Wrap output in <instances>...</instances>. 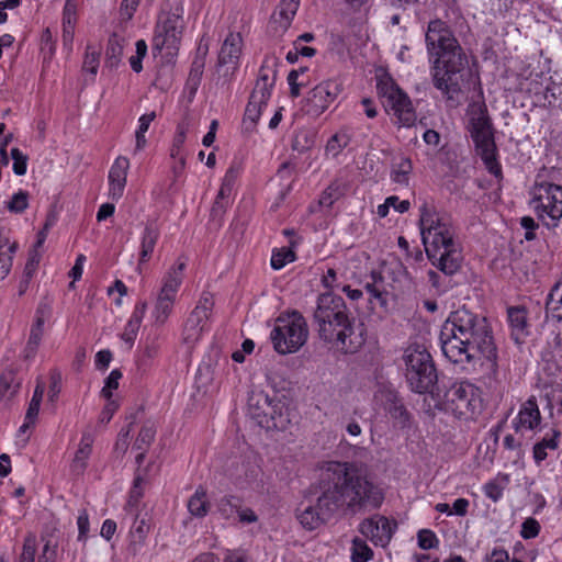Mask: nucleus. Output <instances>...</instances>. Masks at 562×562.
I'll use <instances>...</instances> for the list:
<instances>
[{
  "mask_svg": "<svg viewBox=\"0 0 562 562\" xmlns=\"http://www.w3.org/2000/svg\"><path fill=\"white\" fill-rule=\"evenodd\" d=\"M319 487L314 504L296 509L297 520L310 531L327 524L340 510L355 515L378 509L384 501V493L368 468L357 462H327Z\"/></svg>",
  "mask_w": 562,
  "mask_h": 562,
  "instance_id": "f257e3e1",
  "label": "nucleus"
},
{
  "mask_svg": "<svg viewBox=\"0 0 562 562\" xmlns=\"http://www.w3.org/2000/svg\"><path fill=\"white\" fill-rule=\"evenodd\" d=\"M443 356L453 364L474 367L483 359L497 370V349L487 319L465 307L453 311L443 323L440 336Z\"/></svg>",
  "mask_w": 562,
  "mask_h": 562,
  "instance_id": "f03ea898",
  "label": "nucleus"
},
{
  "mask_svg": "<svg viewBox=\"0 0 562 562\" xmlns=\"http://www.w3.org/2000/svg\"><path fill=\"white\" fill-rule=\"evenodd\" d=\"M425 42L434 87L453 100L462 92L469 70L468 55L450 26L439 19L428 23Z\"/></svg>",
  "mask_w": 562,
  "mask_h": 562,
  "instance_id": "7ed1b4c3",
  "label": "nucleus"
},
{
  "mask_svg": "<svg viewBox=\"0 0 562 562\" xmlns=\"http://www.w3.org/2000/svg\"><path fill=\"white\" fill-rule=\"evenodd\" d=\"M313 324L321 340L334 344L345 353L357 352L366 342L363 324L355 325L349 310L339 295L323 293L317 297Z\"/></svg>",
  "mask_w": 562,
  "mask_h": 562,
  "instance_id": "20e7f679",
  "label": "nucleus"
},
{
  "mask_svg": "<svg viewBox=\"0 0 562 562\" xmlns=\"http://www.w3.org/2000/svg\"><path fill=\"white\" fill-rule=\"evenodd\" d=\"M419 228L426 255L431 263L446 276L459 271L463 257L454 232L427 204L420 207Z\"/></svg>",
  "mask_w": 562,
  "mask_h": 562,
  "instance_id": "39448f33",
  "label": "nucleus"
},
{
  "mask_svg": "<svg viewBox=\"0 0 562 562\" xmlns=\"http://www.w3.org/2000/svg\"><path fill=\"white\" fill-rule=\"evenodd\" d=\"M437 407L459 419H473L482 409L479 389L470 382H453L446 390L436 387Z\"/></svg>",
  "mask_w": 562,
  "mask_h": 562,
  "instance_id": "423d86ee",
  "label": "nucleus"
},
{
  "mask_svg": "<svg viewBox=\"0 0 562 562\" xmlns=\"http://www.w3.org/2000/svg\"><path fill=\"white\" fill-rule=\"evenodd\" d=\"M468 131L475 145L476 154L488 172L496 178L502 177V168L496 158L493 124L485 105H479L471 112Z\"/></svg>",
  "mask_w": 562,
  "mask_h": 562,
  "instance_id": "0eeeda50",
  "label": "nucleus"
},
{
  "mask_svg": "<svg viewBox=\"0 0 562 562\" xmlns=\"http://www.w3.org/2000/svg\"><path fill=\"white\" fill-rule=\"evenodd\" d=\"M405 376L412 391L425 394H436L435 386L438 380L437 370L431 355L426 348L409 346L404 353Z\"/></svg>",
  "mask_w": 562,
  "mask_h": 562,
  "instance_id": "6e6552de",
  "label": "nucleus"
},
{
  "mask_svg": "<svg viewBox=\"0 0 562 562\" xmlns=\"http://www.w3.org/2000/svg\"><path fill=\"white\" fill-rule=\"evenodd\" d=\"M307 337L306 321L297 311H293L288 316H279L270 334L273 348L280 355L299 351L305 345Z\"/></svg>",
  "mask_w": 562,
  "mask_h": 562,
  "instance_id": "1a4fd4ad",
  "label": "nucleus"
},
{
  "mask_svg": "<svg viewBox=\"0 0 562 562\" xmlns=\"http://www.w3.org/2000/svg\"><path fill=\"white\" fill-rule=\"evenodd\" d=\"M376 90L385 110L393 112L401 126L411 127L415 124L416 112L411 99L389 75L378 79Z\"/></svg>",
  "mask_w": 562,
  "mask_h": 562,
  "instance_id": "9d476101",
  "label": "nucleus"
},
{
  "mask_svg": "<svg viewBox=\"0 0 562 562\" xmlns=\"http://www.w3.org/2000/svg\"><path fill=\"white\" fill-rule=\"evenodd\" d=\"M530 204L539 220L548 227H555L562 217V187L542 182L531 189Z\"/></svg>",
  "mask_w": 562,
  "mask_h": 562,
  "instance_id": "9b49d317",
  "label": "nucleus"
},
{
  "mask_svg": "<svg viewBox=\"0 0 562 562\" xmlns=\"http://www.w3.org/2000/svg\"><path fill=\"white\" fill-rule=\"evenodd\" d=\"M184 268L186 261L178 260L162 279V285L151 312L156 326L165 325L172 313L177 293L182 283Z\"/></svg>",
  "mask_w": 562,
  "mask_h": 562,
  "instance_id": "f8f14e48",
  "label": "nucleus"
},
{
  "mask_svg": "<svg viewBox=\"0 0 562 562\" xmlns=\"http://www.w3.org/2000/svg\"><path fill=\"white\" fill-rule=\"evenodd\" d=\"M183 29L184 21L180 14L166 13L159 15L155 26L153 50L160 53L162 49H167L169 56L177 55Z\"/></svg>",
  "mask_w": 562,
  "mask_h": 562,
  "instance_id": "ddd939ff",
  "label": "nucleus"
},
{
  "mask_svg": "<svg viewBox=\"0 0 562 562\" xmlns=\"http://www.w3.org/2000/svg\"><path fill=\"white\" fill-rule=\"evenodd\" d=\"M213 306V295L210 292H203L196 306L190 313L184 324L183 341L186 344L191 345L199 340Z\"/></svg>",
  "mask_w": 562,
  "mask_h": 562,
  "instance_id": "4468645a",
  "label": "nucleus"
},
{
  "mask_svg": "<svg viewBox=\"0 0 562 562\" xmlns=\"http://www.w3.org/2000/svg\"><path fill=\"white\" fill-rule=\"evenodd\" d=\"M340 91L341 87L335 80L321 82L308 92V111L313 112L314 114L323 113L335 101Z\"/></svg>",
  "mask_w": 562,
  "mask_h": 562,
  "instance_id": "2eb2a0df",
  "label": "nucleus"
},
{
  "mask_svg": "<svg viewBox=\"0 0 562 562\" xmlns=\"http://www.w3.org/2000/svg\"><path fill=\"white\" fill-rule=\"evenodd\" d=\"M359 531L375 546L385 547L391 541L394 528L386 517L375 515L373 517L366 518L359 525Z\"/></svg>",
  "mask_w": 562,
  "mask_h": 562,
  "instance_id": "dca6fc26",
  "label": "nucleus"
},
{
  "mask_svg": "<svg viewBox=\"0 0 562 562\" xmlns=\"http://www.w3.org/2000/svg\"><path fill=\"white\" fill-rule=\"evenodd\" d=\"M274 66V61L270 67L266 60L259 69L258 79L250 94V98L259 103L267 104V101L271 97V89L274 86L277 76V70L273 68Z\"/></svg>",
  "mask_w": 562,
  "mask_h": 562,
  "instance_id": "f3484780",
  "label": "nucleus"
},
{
  "mask_svg": "<svg viewBox=\"0 0 562 562\" xmlns=\"http://www.w3.org/2000/svg\"><path fill=\"white\" fill-rule=\"evenodd\" d=\"M130 161L126 157H117L109 172V196L117 201L122 198L126 186L127 170Z\"/></svg>",
  "mask_w": 562,
  "mask_h": 562,
  "instance_id": "a211bd4d",
  "label": "nucleus"
},
{
  "mask_svg": "<svg viewBox=\"0 0 562 562\" xmlns=\"http://www.w3.org/2000/svg\"><path fill=\"white\" fill-rule=\"evenodd\" d=\"M541 423V414L535 396L529 397L520 407L514 429L518 432L522 429L535 430Z\"/></svg>",
  "mask_w": 562,
  "mask_h": 562,
  "instance_id": "6ab92c4d",
  "label": "nucleus"
},
{
  "mask_svg": "<svg viewBox=\"0 0 562 562\" xmlns=\"http://www.w3.org/2000/svg\"><path fill=\"white\" fill-rule=\"evenodd\" d=\"M300 0H281L271 15L270 23L276 32L284 33L291 25L297 9Z\"/></svg>",
  "mask_w": 562,
  "mask_h": 562,
  "instance_id": "aec40b11",
  "label": "nucleus"
},
{
  "mask_svg": "<svg viewBox=\"0 0 562 562\" xmlns=\"http://www.w3.org/2000/svg\"><path fill=\"white\" fill-rule=\"evenodd\" d=\"M160 232L154 221H147L140 239V251L138 265L147 262L154 252L155 246L159 239Z\"/></svg>",
  "mask_w": 562,
  "mask_h": 562,
  "instance_id": "412c9836",
  "label": "nucleus"
},
{
  "mask_svg": "<svg viewBox=\"0 0 562 562\" xmlns=\"http://www.w3.org/2000/svg\"><path fill=\"white\" fill-rule=\"evenodd\" d=\"M248 409L258 425H267V412L271 411V398L263 392L252 393L248 398Z\"/></svg>",
  "mask_w": 562,
  "mask_h": 562,
  "instance_id": "4be33fe9",
  "label": "nucleus"
},
{
  "mask_svg": "<svg viewBox=\"0 0 562 562\" xmlns=\"http://www.w3.org/2000/svg\"><path fill=\"white\" fill-rule=\"evenodd\" d=\"M241 44L243 38L239 33H229L221 47L218 65L236 63L241 53Z\"/></svg>",
  "mask_w": 562,
  "mask_h": 562,
  "instance_id": "5701e85b",
  "label": "nucleus"
},
{
  "mask_svg": "<svg viewBox=\"0 0 562 562\" xmlns=\"http://www.w3.org/2000/svg\"><path fill=\"white\" fill-rule=\"evenodd\" d=\"M146 308H147L146 302H140V303L136 304V306L133 311V314H132L130 321L127 322L123 334L121 335V338L124 341H126L131 345L134 342L136 335L139 330L142 319L145 315Z\"/></svg>",
  "mask_w": 562,
  "mask_h": 562,
  "instance_id": "b1692460",
  "label": "nucleus"
},
{
  "mask_svg": "<svg viewBox=\"0 0 562 562\" xmlns=\"http://www.w3.org/2000/svg\"><path fill=\"white\" fill-rule=\"evenodd\" d=\"M125 40L113 33L108 41L105 50V65L110 68H116L123 56Z\"/></svg>",
  "mask_w": 562,
  "mask_h": 562,
  "instance_id": "393cba45",
  "label": "nucleus"
},
{
  "mask_svg": "<svg viewBox=\"0 0 562 562\" xmlns=\"http://www.w3.org/2000/svg\"><path fill=\"white\" fill-rule=\"evenodd\" d=\"M91 446L92 438L89 435H85L72 460L71 469L75 473L80 474L85 471L87 460L91 453Z\"/></svg>",
  "mask_w": 562,
  "mask_h": 562,
  "instance_id": "a878e982",
  "label": "nucleus"
},
{
  "mask_svg": "<svg viewBox=\"0 0 562 562\" xmlns=\"http://www.w3.org/2000/svg\"><path fill=\"white\" fill-rule=\"evenodd\" d=\"M283 405L279 401L271 400V411L267 412V425H259L260 427L271 429H284L286 427V424L289 423V419L286 416L282 413Z\"/></svg>",
  "mask_w": 562,
  "mask_h": 562,
  "instance_id": "bb28decb",
  "label": "nucleus"
},
{
  "mask_svg": "<svg viewBox=\"0 0 562 562\" xmlns=\"http://www.w3.org/2000/svg\"><path fill=\"white\" fill-rule=\"evenodd\" d=\"M149 528L150 526L145 517L138 518V516H136L130 532V548H132L134 552H136L137 548L145 542Z\"/></svg>",
  "mask_w": 562,
  "mask_h": 562,
  "instance_id": "cd10ccee",
  "label": "nucleus"
},
{
  "mask_svg": "<svg viewBox=\"0 0 562 562\" xmlns=\"http://www.w3.org/2000/svg\"><path fill=\"white\" fill-rule=\"evenodd\" d=\"M386 409L393 418L400 419L403 424L409 419V413L393 391L386 393Z\"/></svg>",
  "mask_w": 562,
  "mask_h": 562,
  "instance_id": "c85d7f7f",
  "label": "nucleus"
},
{
  "mask_svg": "<svg viewBox=\"0 0 562 562\" xmlns=\"http://www.w3.org/2000/svg\"><path fill=\"white\" fill-rule=\"evenodd\" d=\"M547 315L551 314L557 321H562V286L557 284L548 295L546 304Z\"/></svg>",
  "mask_w": 562,
  "mask_h": 562,
  "instance_id": "c756f323",
  "label": "nucleus"
},
{
  "mask_svg": "<svg viewBox=\"0 0 562 562\" xmlns=\"http://www.w3.org/2000/svg\"><path fill=\"white\" fill-rule=\"evenodd\" d=\"M205 490L200 486L188 502L189 512L196 517H204L209 510V503L205 499Z\"/></svg>",
  "mask_w": 562,
  "mask_h": 562,
  "instance_id": "7c9ffc66",
  "label": "nucleus"
},
{
  "mask_svg": "<svg viewBox=\"0 0 562 562\" xmlns=\"http://www.w3.org/2000/svg\"><path fill=\"white\" fill-rule=\"evenodd\" d=\"M351 142V136L346 131H339L327 142L325 151L327 155L337 157Z\"/></svg>",
  "mask_w": 562,
  "mask_h": 562,
  "instance_id": "2f4dec72",
  "label": "nucleus"
},
{
  "mask_svg": "<svg viewBox=\"0 0 562 562\" xmlns=\"http://www.w3.org/2000/svg\"><path fill=\"white\" fill-rule=\"evenodd\" d=\"M553 351H543L542 360L547 362V369L553 374L559 369L560 360L562 359L561 338L557 334L553 337Z\"/></svg>",
  "mask_w": 562,
  "mask_h": 562,
  "instance_id": "473e14b6",
  "label": "nucleus"
},
{
  "mask_svg": "<svg viewBox=\"0 0 562 562\" xmlns=\"http://www.w3.org/2000/svg\"><path fill=\"white\" fill-rule=\"evenodd\" d=\"M145 473L146 470H140L139 468L136 471L133 486L130 491V496L127 501V507L130 508H136L144 495L143 484L145 482Z\"/></svg>",
  "mask_w": 562,
  "mask_h": 562,
  "instance_id": "72a5a7b5",
  "label": "nucleus"
},
{
  "mask_svg": "<svg viewBox=\"0 0 562 562\" xmlns=\"http://www.w3.org/2000/svg\"><path fill=\"white\" fill-rule=\"evenodd\" d=\"M412 160L407 157L401 159L396 165H393L391 178L395 183L408 184V176L412 172Z\"/></svg>",
  "mask_w": 562,
  "mask_h": 562,
  "instance_id": "f704fd0d",
  "label": "nucleus"
},
{
  "mask_svg": "<svg viewBox=\"0 0 562 562\" xmlns=\"http://www.w3.org/2000/svg\"><path fill=\"white\" fill-rule=\"evenodd\" d=\"M266 104L249 98V102L245 110L244 124L247 131H252L258 120L260 119L262 108Z\"/></svg>",
  "mask_w": 562,
  "mask_h": 562,
  "instance_id": "c9c22d12",
  "label": "nucleus"
},
{
  "mask_svg": "<svg viewBox=\"0 0 562 562\" xmlns=\"http://www.w3.org/2000/svg\"><path fill=\"white\" fill-rule=\"evenodd\" d=\"M156 436V428L153 424H145L139 432L138 436L133 445V448L138 451H147V449L150 447L151 442L154 441Z\"/></svg>",
  "mask_w": 562,
  "mask_h": 562,
  "instance_id": "e433bc0d",
  "label": "nucleus"
},
{
  "mask_svg": "<svg viewBox=\"0 0 562 562\" xmlns=\"http://www.w3.org/2000/svg\"><path fill=\"white\" fill-rule=\"evenodd\" d=\"M373 557V551L367 542L358 537L352 540V562H368Z\"/></svg>",
  "mask_w": 562,
  "mask_h": 562,
  "instance_id": "4c0bfd02",
  "label": "nucleus"
},
{
  "mask_svg": "<svg viewBox=\"0 0 562 562\" xmlns=\"http://www.w3.org/2000/svg\"><path fill=\"white\" fill-rule=\"evenodd\" d=\"M344 195V186L338 182L330 183L321 194L319 205L330 207L335 201Z\"/></svg>",
  "mask_w": 562,
  "mask_h": 562,
  "instance_id": "58836bf2",
  "label": "nucleus"
},
{
  "mask_svg": "<svg viewBox=\"0 0 562 562\" xmlns=\"http://www.w3.org/2000/svg\"><path fill=\"white\" fill-rule=\"evenodd\" d=\"M35 261V243H33L29 248V259L24 269V274L22 280L19 283V295H23L29 289L30 282L33 278L34 268L33 263Z\"/></svg>",
  "mask_w": 562,
  "mask_h": 562,
  "instance_id": "ea45409f",
  "label": "nucleus"
},
{
  "mask_svg": "<svg viewBox=\"0 0 562 562\" xmlns=\"http://www.w3.org/2000/svg\"><path fill=\"white\" fill-rule=\"evenodd\" d=\"M315 142V135L310 131H299L292 142V149L305 153L311 149Z\"/></svg>",
  "mask_w": 562,
  "mask_h": 562,
  "instance_id": "a19ab883",
  "label": "nucleus"
},
{
  "mask_svg": "<svg viewBox=\"0 0 562 562\" xmlns=\"http://www.w3.org/2000/svg\"><path fill=\"white\" fill-rule=\"evenodd\" d=\"M56 531L57 530L54 529L50 535H43L42 540L45 541V543L43 547L42 557L38 562H55L56 549L58 546L57 538L54 536V532Z\"/></svg>",
  "mask_w": 562,
  "mask_h": 562,
  "instance_id": "79ce46f5",
  "label": "nucleus"
},
{
  "mask_svg": "<svg viewBox=\"0 0 562 562\" xmlns=\"http://www.w3.org/2000/svg\"><path fill=\"white\" fill-rule=\"evenodd\" d=\"M34 424H35V392L33 393V395L30 400L27 412L25 415V422L19 428V431H18V438L20 439V441L23 445H25L29 441L30 435L25 436V437H23V436L25 435L26 430L30 429L31 426H33Z\"/></svg>",
  "mask_w": 562,
  "mask_h": 562,
  "instance_id": "37998d69",
  "label": "nucleus"
},
{
  "mask_svg": "<svg viewBox=\"0 0 562 562\" xmlns=\"http://www.w3.org/2000/svg\"><path fill=\"white\" fill-rule=\"evenodd\" d=\"M53 302H54L53 296L49 294H45L42 297L40 306L37 307V337L42 333V327L44 325L45 319H48L52 316Z\"/></svg>",
  "mask_w": 562,
  "mask_h": 562,
  "instance_id": "c03bdc74",
  "label": "nucleus"
},
{
  "mask_svg": "<svg viewBox=\"0 0 562 562\" xmlns=\"http://www.w3.org/2000/svg\"><path fill=\"white\" fill-rule=\"evenodd\" d=\"M100 53L90 44L86 47V55L82 63V69L91 75H97L99 67Z\"/></svg>",
  "mask_w": 562,
  "mask_h": 562,
  "instance_id": "a18cd8bd",
  "label": "nucleus"
},
{
  "mask_svg": "<svg viewBox=\"0 0 562 562\" xmlns=\"http://www.w3.org/2000/svg\"><path fill=\"white\" fill-rule=\"evenodd\" d=\"M41 52L43 53V68L45 69L48 61L55 53V43L53 42L50 30L47 27L41 36Z\"/></svg>",
  "mask_w": 562,
  "mask_h": 562,
  "instance_id": "49530a36",
  "label": "nucleus"
},
{
  "mask_svg": "<svg viewBox=\"0 0 562 562\" xmlns=\"http://www.w3.org/2000/svg\"><path fill=\"white\" fill-rule=\"evenodd\" d=\"M295 260V254L290 248H281L272 254L271 267L274 270L283 268L288 262Z\"/></svg>",
  "mask_w": 562,
  "mask_h": 562,
  "instance_id": "de8ad7c7",
  "label": "nucleus"
},
{
  "mask_svg": "<svg viewBox=\"0 0 562 562\" xmlns=\"http://www.w3.org/2000/svg\"><path fill=\"white\" fill-rule=\"evenodd\" d=\"M508 319L512 327L522 333L526 328V310L524 307H509L508 308Z\"/></svg>",
  "mask_w": 562,
  "mask_h": 562,
  "instance_id": "09e8293b",
  "label": "nucleus"
},
{
  "mask_svg": "<svg viewBox=\"0 0 562 562\" xmlns=\"http://www.w3.org/2000/svg\"><path fill=\"white\" fill-rule=\"evenodd\" d=\"M238 505L239 499L236 496H224L218 503V512L225 519H229L237 513Z\"/></svg>",
  "mask_w": 562,
  "mask_h": 562,
  "instance_id": "8fccbe9b",
  "label": "nucleus"
},
{
  "mask_svg": "<svg viewBox=\"0 0 562 562\" xmlns=\"http://www.w3.org/2000/svg\"><path fill=\"white\" fill-rule=\"evenodd\" d=\"M29 206V193L19 191L14 193L10 201L7 202V207L12 213H22Z\"/></svg>",
  "mask_w": 562,
  "mask_h": 562,
  "instance_id": "3c124183",
  "label": "nucleus"
},
{
  "mask_svg": "<svg viewBox=\"0 0 562 562\" xmlns=\"http://www.w3.org/2000/svg\"><path fill=\"white\" fill-rule=\"evenodd\" d=\"M418 546L423 550L435 549L439 546L436 533L430 529H422L417 533Z\"/></svg>",
  "mask_w": 562,
  "mask_h": 562,
  "instance_id": "603ef678",
  "label": "nucleus"
},
{
  "mask_svg": "<svg viewBox=\"0 0 562 562\" xmlns=\"http://www.w3.org/2000/svg\"><path fill=\"white\" fill-rule=\"evenodd\" d=\"M146 54H147V44H146V42L144 40H138L136 42V55L132 56L130 58L131 68L135 72L138 74V72H140L143 70L142 60L146 56Z\"/></svg>",
  "mask_w": 562,
  "mask_h": 562,
  "instance_id": "864d4df0",
  "label": "nucleus"
},
{
  "mask_svg": "<svg viewBox=\"0 0 562 562\" xmlns=\"http://www.w3.org/2000/svg\"><path fill=\"white\" fill-rule=\"evenodd\" d=\"M16 243H12L8 246L7 250L2 249L0 254V280L4 279L10 271L11 256L16 250Z\"/></svg>",
  "mask_w": 562,
  "mask_h": 562,
  "instance_id": "5fc2aeb1",
  "label": "nucleus"
},
{
  "mask_svg": "<svg viewBox=\"0 0 562 562\" xmlns=\"http://www.w3.org/2000/svg\"><path fill=\"white\" fill-rule=\"evenodd\" d=\"M122 378V373L120 370L115 369L111 371L109 376L105 379V384L101 391V394L106 400L112 397V391L119 387V380Z\"/></svg>",
  "mask_w": 562,
  "mask_h": 562,
  "instance_id": "6e6d98bb",
  "label": "nucleus"
},
{
  "mask_svg": "<svg viewBox=\"0 0 562 562\" xmlns=\"http://www.w3.org/2000/svg\"><path fill=\"white\" fill-rule=\"evenodd\" d=\"M11 157L13 159L14 173L18 176H23L26 172L27 156L24 155L19 148H12Z\"/></svg>",
  "mask_w": 562,
  "mask_h": 562,
  "instance_id": "4d7b16f0",
  "label": "nucleus"
},
{
  "mask_svg": "<svg viewBox=\"0 0 562 562\" xmlns=\"http://www.w3.org/2000/svg\"><path fill=\"white\" fill-rule=\"evenodd\" d=\"M540 532V524L537 519L529 517L526 518L521 525L520 536L524 539L536 538Z\"/></svg>",
  "mask_w": 562,
  "mask_h": 562,
  "instance_id": "13d9d810",
  "label": "nucleus"
},
{
  "mask_svg": "<svg viewBox=\"0 0 562 562\" xmlns=\"http://www.w3.org/2000/svg\"><path fill=\"white\" fill-rule=\"evenodd\" d=\"M19 562H35V538L32 536L25 538Z\"/></svg>",
  "mask_w": 562,
  "mask_h": 562,
  "instance_id": "bf43d9fd",
  "label": "nucleus"
},
{
  "mask_svg": "<svg viewBox=\"0 0 562 562\" xmlns=\"http://www.w3.org/2000/svg\"><path fill=\"white\" fill-rule=\"evenodd\" d=\"M56 221H57V213L54 209H52L46 216L43 228L37 233V248H40L42 246V244L44 243V240L47 236L49 228L55 225Z\"/></svg>",
  "mask_w": 562,
  "mask_h": 562,
  "instance_id": "052dcab7",
  "label": "nucleus"
},
{
  "mask_svg": "<svg viewBox=\"0 0 562 562\" xmlns=\"http://www.w3.org/2000/svg\"><path fill=\"white\" fill-rule=\"evenodd\" d=\"M130 432L131 425L126 429L122 428L121 431L119 432L116 442L114 445V452L117 456H123L127 451Z\"/></svg>",
  "mask_w": 562,
  "mask_h": 562,
  "instance_id": "680f3d73",
  "label": "nucleus"
},
{
  "mask_svg": "<svg viewBox=\"0 0 562 562\" xmlns=\"http://www.w3.org/2000/svg\"><path fill=\"white\" fill-rule=\"evenodd\" d=\"M140 0H122L120 14L122 20L130 21L136 11Z\"/></svg>",
  "mask_w": 562,
  "mask_h": 562,
  "instance_id": "e2e57ef3",
  "label": "nucleus"
},
{
  "mask_svg": "<svg viewBox=\"0 0 562 562\" xmlns=\"http://www.w3.org/2000/svg\"><path fill=\"white\" fill-rule=\"evenodd\" d=\"M61 390V375L58 372H53L50 375V384L48 391V401L54 403Z\"/></svg>",
  "mask_w": 562,
  "mask_h": 562,
  "instance_id": "0e129e2a",
  "label": "nucleus"
},
{
  "mask_svg": "<svg viewBox=\"0 0 562 562\" xmlns=\"http://www.w3.org/2000/svg\"><path fill=\"white\" fill-rule=\"evenodd\" d=\"M520 225L522 228L526 229L525 239L533 240L536 238L535 231L538 228V224L536 223V221L530 216H524L520 220Z\"/></svg>",
  "mask_w": 562,
  "mask_h": 562,
  "instance_id": "69168bd1",
  "label": "nucleus"
},
{
  "mask_svg": "<svg viewBox=\"0 0 562 562\" xmlns=\"http://www.w3.org/2000/svg\"><path fill=\"white\" fill-rule=\"evenodd\" d=\"M76 23V3L75 0H67L64 14H63V25L75 24Z\"/></svg>",
  "mask_w": 562,
  "mask_h": 562,
  "instance_id": "338daca9",
  "label": "nucleus"
},
{
  "mask_svg": "<svg viewBox=\"0 0 562 562\" xmlns=\"http://www.w3.org/2000/svg\"><path fill=\"white\" fill-rule=\"evenodd\" d=\"M77 525L79 530L78 539L82 540L87 537V533L89 532V516L86 509L80 512L77 518Z\"/></svg>",
  "mask_w": 562,
  "mask_h": 562,
  "instance_id": "774afa93",
  "label": "nucleus"
}]
</instances>
